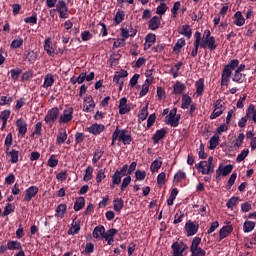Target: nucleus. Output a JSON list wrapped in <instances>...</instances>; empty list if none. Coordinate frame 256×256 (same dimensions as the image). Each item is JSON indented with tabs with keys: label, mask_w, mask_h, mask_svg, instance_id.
<instances>
[{
	"label": "nucleus",
	"mask_w": 256,
	"mask_h": 256,
	"mask_svg": "<svg viewBox=\"0 0 256 256\" xmlns=\"http://www.w3.org/2000/svg\"><path fill=\"white\" fill-rule=\"evenodd\" d=\"M119 141L120 143H123L124 145H131V135H129V132L125 129L120 130L119 128H116V130L113 133V141Z\"/></svg>",
	"instance_id": "f257e3e1"
},
{
	"label": "nucleus",
	"mask_w": 256,
	"mask_h": 256,
	"mask_svg": "<svg viewBox=\"0 0 256 256\" xmlns=\"http://www.w3.org/2000/svg\"><path fill=\"white\" fill-rule=\"evenodd\" d=\"M165 119L168 125H171V127H177L179 125V119H181V116L177 115V108H173Z\"/></svg>",
	"instance_id": "f03ea898"
},
{
	"label": "nucleus",
	"mask_w": 256,
	"mask_h": 256,
	"mask_svg": "<svg viewBox=\"0 0 256 256\" xmlns=\"http://www.w3.org/2000/svg\"><path fill=\"white\" fill-rule=\"evenodd\" d=\"M195 167L198 171L202 172V175H209V173H213V171H215V167L213 165L209 168L207 161H201L200 163L195 164Z\"/></svg>",
	"instance_id": "7ed1b4c3"
},
{
	"label": "nucleus",
	"mask_w": 256,
	"mask_h": 256,
	"mask_svg": "<svg viewBox=\"0 0 256 256\" xmlns=\"http://www.w3.org/2000/svg\"><path fill=\"white\" fill-rule=\"evenodd\" d=\"M56 11L60 14L61 19H67L69 17L67 14V3L63 0L57 2Z\"/></svg>",
	"instance_id": "20e7f679"
},
{
	"label": "nucleus",
	"mask_w": 256,
	"mask_h": 256,
	"mask_svg": "<svg viewBox=\"0 0 256 256\" xmlns=\"http://www.w3.org/2000/svg\"><path fill=\"white\" fill-rule=\"evenodd\" d=\"M57 117H59V109L52 108L51 110L48 111L44 121L49 125H52V123H55V121H57Z\"/></svg>",
	"instance_id": "39448f33"
},
{
	"label": "nucleus",
	"mask_w": 256,
	"mask_h": 256,
	"mask_svg": "<svg viewBox=\"0 0 256 256\" xmlns=\"http://www.w3.org/2000/svg\"><path fill=\"white\" fill-rule=\"evenodd\" d=\"M185 229L187 232V237H193V235H195L197 231H199V224H196L195 222H191V220H189L188 222H186Z\"/></svg>",
	"instance_id": "423d86ee"
},
{
	"label": "nucleus",
	"mask_w": 256,
	"mask_h": 256,
	"mask_svg": "<svg viewBox=\"0 0 256 256\" xmlns=\"http://www.w3.org/2000/svg\"><path fill=\"white\" fill-rule=\"evenodd\" d=\"M233 171V165L229 164L223 167V165H220L219 168L216 170V177H227L229 173Z\"/></svg>",
	"instance_id": "0eeeda50"
},
{
	"label": "nucleus",
	"mask_w": 256,
	"mask_h": 256,
	"mask_svg": "<svg viewBox=\"0 0 256 256\" xmlns=\"http://www.w3.org/2000/svg\"><path fill=\"white\" fill-rule=\"evenodd\" d=\"M173 256H183V251H185L186 246L183 242H174L172 244Z\"/></svg>",
	"instance_id": "6e6552de"
},
{
	"label": "nucleus",
	"mask_w": 256,
	"mask_h": 256,
	"mask_svg": "<svg viewBox=\"0 0 256 256\" xmlns=\"http://www.w3.org/2000/svg\"><path fill=\"white\" fill-rule=\"evenodd\" d=\"M39 193V188L37 186H31L26 190L25 196H24V201H31L35 195Z\"/></svg>",
	"instance_id": "1a4fd4ad"
},
{
	"label": "nucleus",
	"mask_w": 256,
	"mask_h": 256,
	"mask_svg": "<svg viewBox=\"0 0 256 256\" xmlns=\"http://www.w3.org/2000/svg\"><path fill=\"white\" fill-rule=\"evenodd\" d=\"M233 70L229 69V67L225 66L222 71L221 85H229V79H231V74Z\"/></svg>",
	"instance_id": "9d476101"
},
{
	"label": "nucleus",
	"mask_w": 256,
	"mask_h": 256,
	"mask_svg": "<svg viewBox=\"0 0 256 256\" xmlns=\"http://www.w3.org/2000/svg\"><path fill=\"white\" fill-rule=\"evenodd\" d=\"M119 233V231L117 229H110L107 232L104 231V234L102 235V239H105L108 243V245H111V243H113V238L115 237V235H117Z\"/></svg>",
	"instance_id": "9b49d317"
},
{
	"label": "nucleus",
	"mask_w": 256,
	"mask_h": 256,
	"mask_svg": "<svg viewBox=\"0 0 256 256\" xmlns=\"http://www.w3.org/2000/svg\"><path fill=\"white\" fill-rule=\"evenodd\" d=\"M129 111H131V106L127 104V98H121L119 104V114L125 115L126 113H129Z\"/></svg>",
	"instance_id": "f8f14e48"
},
{
	"label": "nucleus",
	"mask_w": 256,
	"mask_h": 256,
	"mask_svg": "<svg viewBox=\"0 0 256 256\" xmlns=\"http://www.w3.org/2000/svg\"><path fill=\"white\" fill-rule=\"evenodd\" d=\"M148 27L151 31H157L161 27V17L154 16L148 22Z\"/></svg>",
	"instance_id": "ddd939ff"
},
{
	"label": "nucleus",
	"mask_w": 256,
	"mask_h": 256,
	"mask_svg": "<svg viewBox=\"0 0 256 256\" xmlns=\"http://www.w3.org/2000/svg\"><path fill=\"white\" fill-rule=\"evenodd\" d=\"M89 133L93 135H99L105 131V125L103 124H93L88 128Z\"/></svg>",
	"instance_id": "4468645a"
},
{
	"label": "nucleus",
	"mask_w": 256,
	"mask_h": 256,
	"mask_svg": "<svg viewBox=\"0 0 256 256\" xmlns=\"http://www.w3.org/2000/svg\"><path fill=\"white\" fill-rule=\"evenodd\" d=\"M95 109V102L93 101V98L88 97L87 99L84 100V105H83V111L86 113H91Z\"/></svg>",
	"instance_id": "2eb2a0df"
},
{
	"label": "nucleus",
	"mask_w": 256,
	"mask_h": 256,
	"mask_svg": "<svg viewBox=\"0 0 256 256\" xmlns=\"http://www.w3.org/2000/svg\"><path fill=\"white\" fill-rule=\"evenodd\" d=\"M81 231V222L77 220V218L74 219L71 228L68 231L69 235H77Z\"/></svg>",
	"instance_id": "dca6fc26"
},
{
	"label": "nucleus",
	"mask_w": 256,
	"mask_h": 256,
	"mask_svg": "<svg viewBox=\"0 0 256 256\" xmlns=\"http://www.w3.org/2000/svg\"><path fill=\"white\" fill-rule=\"evenodd\" d=\"M73 119V109L64 110L63 115L60 116V123H69Z\"/></svg>",
	"instance_id": "f3484780"
},
{
	"label": "nucleus",
	"mask_w": 256,
	"mask_h": 256,
	"mask_svg": "<svg viewBox=\"0 0 256 256\" xmlns=\"http://www.w3.org/2000/svg\"><path fill=\"white\" fill-rule=\"evenodd\" d=\"M178 33L180 35H184V37H187V39H191V35H193L189 25H183L180 29H178Z\"/></svg>",
	"instance_id": "a211bd4d"
},
{
	"label": "nucleus",
	"mask_w": 256,
	"mask_h": 256,
	"mask_svg": "<svg viewBox=\"0 0 256 256\" xmlns=\"http://www.w3.org/2000/svg\"><path fill=\"white\" fill-rule=\"evenodd\" d=\"M16 125L18 127L19 134L24 137L25 133H27V123L23 119H18Z\"/></svg>",
	"instance_id": "6ab92c4d"
},
{
	"label": "nucleus",
	"mask_w": 256,
	"mask_h": 256,
	"mask_svg": "<svg viewBox=\"0 0 256 256\" xmlns=\"http://www.w3.org/2000/svg\"><path fill=\"white\" fill-rule=\"evenodd\" d=\"M104 233H105V227L100 225L94 228L92 235L94 239H101L103 238Z\"/></svg>",
	"instance_id": "aec40b11"
},
{
	"label": "nucleus",
	"mask_w": 256,
	"mask_h": 256,
	"mask_svg": "<svg viewBox=\"0 0 256 256\" xmlns=\"http://www.w3.org/2000/svg\"><path fill=\"white\" fill-rule=\"evenodd\" d=\"M233 231V226H224L220 229L219 237L220 240L225 239V237H228L230 233Z\"/></svg>",
	"instance_id": "412c9836"
},
{
	"label": "nucleus",
	"mask_w": 256,
	"mask_h": 256,
	"mask_svg": "<svg viewBox=\"0 0 256 256\" xmlns=\"http://www.w3.org/2000/svg\"><path fill=\"white\" fill-rule=\"evenodd\" d=\"M234 17V25H237V27H243V25H245V18H243V14H241V11L236 12Z\"/></svg>",
	"instance_id": "4be33fe9"
},
{
	"label": "nucleus",
	"mask_w": 256,
	"mask_h": 256,
	"mask_svg": "<svg viewBox=\"0 0 256 256\" xmlns=\"http://www.w3.org/2000/svg\"><path fill=\"white\" fill-rule=\"evenodd\" d=\"M165 135H167V130L165 129H161L156 131V133L153 136V141L154 143H159V141H161V139H164Z\"/></svg>",
	"instance_id": "5701e85b"
},
{
	"label": "nucleus",
	"mask_w": 256,
	"mask_h": 256,
	"mask_svg": "<svg viewBox=\"0 0 256 256\" xmlns=\"http://www.w3.org/2000/svg\"><path fill=\"white\" fill-rule=\"evenodd\" d=\"M155 41H157V36L155 34H148L146 36L145 49H150Z\"/></svg>",
	"instance_id": "b1692460"
},
{
	"label": "nucleus",
	"mask_w": 256,
	"mask_h": 256,
	"mask_svg": "<svg viewBox=\"0 0 256 256\" xmlns=\"http://www.w3.org/2000/svg\"><path fill=\"white\" fill-rule=\"evenodd\" d=\"M65 141H67V131L61 129L58 133L56 143H58V145H63Z\"/></svg>",
	"instance_id": "393cba45"
},
{
	"label": "nucleus",
	"mask_w": 256,
	"mask_h": 256,
	"mask_svg": "<svg viewBox=\"0 0 256 256\" xmlns=\"http://www.w3.org/2000/svg\"><path fill=\"white\" fill-rule=\"evenodd\" d=\"M44 49L51 57L55 55V48L51 46V39L48 38L45 40Z\"/></svg>",
	"instance_id": "a878e982"
},
{
	"label": "nucleus",
	"mask_w": 256,
	"mask_h": 256,
	"mask_svg": "<svg viewBox=\"0 0 256 256\" xmlns=\"http://www.w3.org/2000/svg\"><path fill=\"white\" fill-rule=\"evenodd\" d=\"M11 117V111L10 110H4L1 115L0 119H2L3 124H2V129H5L7 127V120Z\"/></svg>",
	"instance_id": "bb28decb"
},
{
	"label": "nucleus",
	"mask_w": 256,
	"mask_h": 256,
	"mask_svg": "<svg viewBox=\"0 0 256 256\" xmlns=\"http://www.w3.org/2000/svg\"><path fill=\"white\" fill-rule=\"evenodd\" d=\"M203 91H205V83H204L203 78H200L196 82V93H197V95H203Z\"/></svg>",
	"instance_id": "cd10ccee"
},
{
	"label": "nucleus",
	"mask_w": 256,
	"mask_h": 256,
	"mask_svg": "<svg viewBox=\"0 0 256 256\" xmlns=\"http://www.w3.org/2000/svg\"><path fill=\"white\" fill-rule=\"evenodd\" d=\"M85 207V198L79 197L74 203V211H81Z\"/></svg>",
	"instance_id": "c85d7f7f"
},
{
	"label": "nucleus",
	"mask_w": 256,
	"mask_h": 256,
	"mask_svg": "<svg viewBox=\"0 0 256 256\" xmlns=\"http://www.w3.org/2000/svg\"><path fill=\"white\" fill-rule=\"evenodd\" d=\"M8 249L10 251H15V249H17L18 251H21L23 247L21 246V242L19 241H10L8 242Z\"/></svg>",
	"instance_id": "c756f323"
},
{
	"label": "nucleus",
	"mask_w": 256,
	"mask_h": 256,
	"mask_svg": "<svg viewBox=\"0 0 256 256\" xmlns=\"http://www.w3.org/2000/svg\"><path fill=\"white\" fill-rule=\"evenodd\" d=\"M55 83V79L53 78V74H47L44 79V88L49 89Z\"/></svg>",
	"instance_id": "7c9ffc66"
},
{
	"label": "nucleus",
	"mask_w": 256,
	"mask_h": 256,
	"mask_svg": "<svg viewBox=\"0 0 256 256\" xmlns=\"http://www.w3.org/2000/svg\"><path fill=\"white\" fill-rule=\"evenodd\" d=\"M113 205H114V211H116L117 213H119V211H121V209H123L125 202H123V199H115L113 201Z\"/></svg>",
	"instance_id": "2f4dec72"
},
{
	"label": "nucleus",
	"mask_w": 256,
	"mask_h": 256,
	"mask_svg": "<svg viewBox=\"0 0 256 256\" xmlns=\"http://www.w3.org/2000/svg\"><path fill=\"white\" fill-rule=\"evenodd\" d=\"M127 75H129L127 73L126 70H121L120 72H116V74L114 75L113 81L114 83H119V81H121V79L127 77Z\"/></svg>",
	"instance_id": "473e14b6"
},
{
	"label": "nucleus",
	"mask_w": 256,
	"mask_h": 256,
	"mask_svg": "<svg viewBox=\"0 0 256 256\" xmlns=\"http://www.w3.org/2000/svg\"><path fill=\"white\" fill-rule=\"evenodd\" d=\"M186 89L185 84L181 83V82H176L174 85V93L176 95H181V93H183Z\"/></svg>",
	"instance_id": "72a5a7b5"
},
{
	"label": "nucleus",
	"mask_w": 256,
	"mask_h": 256,
	"mask_svg": "<svg viewBox=\"0 0 256 256\" xmlns=\"http://www.w3.org/2000/svg\"><path fill=\"white\" fill-rule=\"evenodd\" d=\"M192 99L189 95L185 94L182 96V109H189V105H192Z\"/></svg>",
	"instance_id": "f704fd0d"
},
{
	"label": "nucleus",
	"mask_w": 256,
	"mask_h": 256,
	"mask_svg": "<svg viewBox=\"0 0 256 256\" xmlns=\"http://www.w3.org/2000/svg\"><path fill=\"white\" fill-rule=\"evenodd\" d=\"M255 229V222L253 221H246L243 225L244 233H251Z\"/></svg>",
	"instance_id": "c9c22d12"
},
{
	"label": "nucleus",
	"mask_w": 256,
	"mask_h": 256,
	"mask_svg": "<svg viewBox=\"0 0 256 256\" xmlns=\"http://www.w3.org/2000/svg\"><path fill=\"white\" fill-rule=\"evenodd\" d=\"M205 40L210 51H215V49H217V42H215V37L205 38Z\"/></svg>",
	"instance_id": "e433bc0d"
},
{
	"label": "nucleus",
	"mask_w": 256,
	"mask_h": 256,
	"mask_svg": "<svg viewBox=\"0 0 256 256\" xmlns=\"http://www.w3.org/2000/svg\"><path fill=\"white\" fill-rule=\"evenodd\" d=\"M232 80L235 83H243V81H245V75L243 76V74L241 72L236 70Z\"/></svg>",
	"instance_id": "4c0bfd02"
},
{
	"label": "nucleus",
	"mask_w": 256,
	"mask_h": 256,
	"mask_svg": "<svg viewBox=\"0 0 256 256\" xmlns=\"http://www.w3.org/2000/svg\"><path fill=\"white\" fill-rule=\"evenodd\" d=\"M123 176L119 174V170H116V172L112 176V183L113 185H121V179Z\"/></svg>",
	"instance_id": "58836bf2"
},
{
	"label": "nucleus",
	"mask_w": 256,
	"mask_h": 256,
	"mask_svg": "<svg viewBox=\"0 0 256 256\" xmlns=\"http://www.w3.org/2000/svg\"><path fill=\"white\" fill-rule=\"evenodd\" d=\"M161 165H163V162H161L159 160L153 161L151 164V167H150L152 173H157V171H159V169H161Z\"/></svg>",
	"instance_id": "ea45409f"
},
{
	"label": "nucleus",
	"mask_w": 256,
	"mask_h": 256,
	"mask_svg": "<svg viewBox=\"0 0 256 256\" xmlns=\"http://www.w3.org/2000/svg\"><path fill=\"white\" fill-rule=\"evenodd\" d=\"M149 107V105L146 104V106L141 109V113L138 115V119L140 121H145V119H147L148 115H149V111L147 110Z\"/></svg>",
	"instance_id": "a19ab883"
},
{
	"label": "nucleus",
	"mask_w": 256,
	"mask_h": 256,
	"mask_svg": "<svg viewBox=\"0 0 256 256\" xmlns=\"http://www.w3.org/2000/svg\"><path fill=\"white\" fill-rule=\"evenodd\" d=\"M93 179V167L89 166L85 170L84 181H91Z\"/></svg>",
	"instance_id": "79ce46f5"
},
{
	"label": "nucleus",
	"mask_w": 256,
	"mask_h": 256,
	"mask_svg": "<svg viewBox=\"0 0 256 256\" xmlns=\"http://www.w3.org/2000/svg\"><path fill=\"white\" fill-rule=\"evenodd\" d=\"M65 211H67V205L66 204H60L56 208V213L58 217H63L65 215Z\"/></svg>",
	"instance_id": "37998d69"
},
{
	"label": "nucleus",
	"mask_w": 256,
	"mask_h": 256,
	"mask_svg": "<svg viewBox=\"0 0 256 256\" xmlns=\"http://www.w3.org/2000/svg\"><path fill=\"white\" fill-rule=\"evenodd\" d=\"M209 143H210L209 149H211V150L216 149V148H217V145H219V136L214 135V136L210 139Z\"/></svg>",
	"instance_id": "c03bdc74"
},
{
	"label": "nucleus",
	"mask_w": 256,
	"mask_h": 256,
	"mask_svg": "<svg viewBox=\"0 0 256 256\" xmlns=\"http://www.w3.org/2000/svg\"><path fill=\"white\" fill-rule=\"evenodd\" d=\"M123 19H125V12L118 11L114 17V21H115L116 25H119V23H121L123 21Z\"/></svg>",
	"instance_id": "a18cd8bd"
},
{
	"label": "nucleus",
	"mask_w": 256,
	"mask_h": 256,
	"mask_svg": "<svg viewBox=\"0 0 256 256\" xmlns=\"http://www.w3.org/2000/svg\"><path fill=\"white\" fill-rule=\"evenodd\" d=\"M5 145L7 147V151L11 148V145H13V134L10 132L7 134L6 139H5Z\"/></svg>",
	"instance_id": "49530a36"
},
{
	"label": "nucleus",
	"mask_w": 256,
	"mask_h": 256,
	"mask_svg": "<svg viewBox=\"0 0 256 256\" xmlns=\"http://www.w3.org/2000/svg\"><path fill=\"white\" fill-rule=\"evenodd\" d=\"M249 155V149H244L236 158L237 163H241V161H245V158Z\"/></svg>",
	"instance_id": "de8ad7c7"
},
{
	"label": "nucleus",
	"mask_w": 256,
	"mask_h": 256,
	"mask_svg": "<svg viewBox=\"0 0 256 256\" xmlns=\"http://www.w3.org/2000/svg\"><path fill=\"white\" fill-rule=\"evenodd\" d=\"M201 243V238L195 237L192 241L191 245V251L192 253H195L197 251V248H199V244Z\"/></svg>",
	"instance_id": "09e8293b"
},
{
	"label": "nucleus",
	"mask_w": 256,
	"mask_h": 256,
	"mask_svg": "<svg viewBox=\"0 0 256 256\" xmlns=\"http://www.w3.org/2000/svg\"><path fill=\"white\" fill-rule=\"evenodd\" d=\"M10 75H11V78L13 79V81H17L19 79V75H21V69H19V68L12 69L10 71Z\"/></svg>",
	"instance_id": "8fccbe9b"
},
{
	"label": "nucleus",
	"mask_w": 256,
	"mask_h": 256,
	"mask_svg": "<svg viewBox=\"0 0 256 256\" xmlns=\"http://www.w3.org/2000/svg\"><path fill=\"white\" fill-rule=\"evenodd\" d=\"M166 12H167V4L165 3H161V5H159L156 9L157 15H165Z\"/></svg>",
	"instance_id": "3c124183"
},
{
	"label": "nucleus",
	"mask_w": 256,
	"mask_h": 256,
	"mask_svg": "<svg viewBox=\"0 0 256 256\" xmlns=\"http://www.w3.org/2000/svg\"><path fill=\"white\" fill-rule=\"evenodd\" d=\"M238 201H239V197L230 198L226 204L228 209H233V207L237 206Z\"/></svg>",
	"instance_id": "603ef678"
},
{
	"label": "nucleus",
	"mask_w": 256,
	"mask_h": 256,
	"mask_svg": "<svg viewBox=\"0 0 256 256\" xmlns=\"http://www.w3.org/2000/svg\"><path fill=\"white\" fill-rule=\"evenodd\" d=\"M9 155L11 157V163H17L19 161V151L12 150L9 152Z\"/></svg>",
	"instance_id": "864d4df0"
},
{
	"label": "nucleus",
	"mask_w": 256,
	"mask_h": 256,
	"mask_svg": "<svg viewBox=\"0 0 256 256\" xmlns=\"http://www.w3.org/2000/svg\"><path fill=\"white\" fill-rule=\"evenodd\" d=\"M225 67H228V69H230V71H235V69H237V67H239V60L233 59Z\"/></svg>",
	"instance_id": "5fc2aeb1"
},
{
	"label": "nucleus",
	"mask_w": 256,
	"mask_h": 256,
	"mask_svg": "<svg viewBox=\"0 0 256 256\" xmlns=\"http://www.w3.org/2000/svg\"><path fill=\"white\" fill-rule=\"evenodd\" d=\"M15 211V207H13V204L8 203L6 204L5 210L3 212L4 217H7V215H11Z\"/></svg>",
	"instance_id": "6e6d98bb"
},
{
	"label": "nucleus",
	"mask_w": 256,
	"mask_h": 256,
	"mask_svg": "<svg viewBox=\"0 0 256 256\" xmlns=\"http://www.w3.org/2000/svg\"><path fill=\"white\" fill-rule=\"evenodd\" d=\"M20 47H23V39L19 38L12 41L11 43L12 49H19Z\"/></svg>",
	"instance_id": "4d7b16f0"
},
{
	"label": "nucleus",
	"mask_w": 256,
	"mask_h": 256,
	"mask_svg": "<svg viewBox=\"0 0 256 256\" xmlns=\"http://www.w3.org/2000/svg\"><path fill=\"white\" fill-rule=\"evenodd\" d=\"M214 109H218L222 112L225 111V102H223V100L218 99L215 104H214Z\"/></svg>",
	"instance_id": "13d9d810"
},
{
	"label": "nucleus",
	"mask_w": 256,
	"mask_h": 256,
	"mask_svg": "<svg viewBox=\"0 0 256 256\" xmlns=\"http://www.w3.org/2000/svg\"><path fill=\"white\" fill-rule=\"evenodd\" d=\"M131 185V176H127L126 178L123 179L122 184H121V191H125L127 187Z\"/></svg>",
	"instance_id": "bf43d9fd"
},
{
	"label": "nucleus",
	"mask_w": 256,
	"mask_h": 256,
	"mask_svg": "<svg viewBox=\"0 0 256 256\" xmlns=\"http://www.w3.org/2000/svg\"><path fill=\"white\" fill-rule=\"evenodd\" d=\"M181 9V2H175L173 8L171 9L172 17L175 19L177 17V11Z\"/></svg>",
	"instance_id": "052dcab7"
},
{
	"label": "nucleus",
	"mask_w": 256,
	"mask_h": 256,
	"mask_svg": "<svg viewBox=\"0 0 256 256\" xmlns=\"http://www.w3.org/2000/svg\"><path fill=\"white\" fill-rule=\"evenodd\" d=\"M25 23H30V25L37 24V14H33L31 17H27L24 19Z\"/></svg>",
	"instance_id": "680f3d73"
},
{
	"label": "nucleus",
	"mask_w": 256,
	"mask_h": 256,
	"mask_svg": "<svg viewBox=\"0 0 256 256\" xmlns=\"http://www.w3.org/2000/svg\"><path fill=\"white\" fill-rule=\"evenodd\" d=\"M136 179L137 181H143L145 177H147V173L145 171L137 170L136 173Z\"/></svg>",
	"instance_id": "e2e57ef3"
},
{
	"label": "nucleus",
	"mask_w": 256,
	"mask_h": 256,
	"mask_svg": "<svg viewBox=\"0 0 256 256\" xmlns=\"http://www.w3.org/2000/svg\"><path fill=\"white\" fill-rule=\"evenodd\" d=\"M183 47H185V38H181L176 42L174 51H177V49H183Z\"/></svg>",
	"instance_id": "0e129e2a"
},
{
	"label": "nucleus",
	"mask_w": 256,
	"mask_h": 256,
	"mask_svg": "<svg viewBox=\"0 0 256 256\" xmlns=\"http://www.w3.org/2000/svg\"><path fill=\"white\" fill-rule=\"evenodd\" d=\"M185 177H186L185 172H178L174 176V181H176V183H179L180 181H183V179H185Z\"/></svg>",
	"instance_id": "69168bd1"
},
{
	"label": "nucleus",
	"mask_w": 256,
	"mask_h": 256,
	"mask_svg": "<svg viewBox=\"0 0 256 256\" xmlns=\"http://www.w3.org/2000/svg\"><path fill=\"white\" fill-rule=\"evenodd\" d=\"M103 179H105V170L101 169L98 171V174L96 176V181H97V183H101V181H103Z\"/></svg>",
	"instance_id": "338daca9"
},
{
	"label": "nucleus",
	"mask_w": 256,
	"mask_h": 256,
	"mask_svg": "<svg viewBox=\"0 0 256 256\" xmlns=\"http://www.w3.org/2000/svg\"><path fill=\"white\" fill-rule=\"evenodd\" d=\"M165 172H161L157 177V183L158 185H165Z\"/></svg>",
	"instance_id": "774afa93"
}]
</instances>
